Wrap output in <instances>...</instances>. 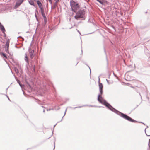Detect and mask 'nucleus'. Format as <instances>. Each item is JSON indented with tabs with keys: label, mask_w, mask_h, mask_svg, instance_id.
I'll list each match as a JSON object with an SVG mask.
<instances>
[{
	"label": "nucleus",
	"mask_w": 150,
	"mask_h": 150,
	"mask_svg": "<svg viewBox=\"0 0 150 150\" xmlns=\"http://www.w3.org/2000/svg\"><path fill=\"white\" fill-rule=\"evenodd\" d=\"M70 5L72 10L74 12H76L79 8V4L73 0L70 1Z\"/></svg>",
	"instance_id": "nucleus-1"
},
{
	"label": "nucleus",
	"mask_w": 150,
	"mask_h": 150,
	"mask_svg": "<svg viewBox=\"0 0 150 150\" xmlns=\"http://www.w3.org/2000/svg\"><path fill=\"white\" fill-rule=\"evenodd\" d=\"M85 14V11L84 10H80L76 13L74 17L75 18L76 20H78L80 18H83L84 17Z\"/></svg>",
	"instance_id": "nucleus-2"
},
{
	"label": "nucleus",
	"mask_w": 150,
	"mask_h": 150,
	"mask_svg": "<svg viewBox=\"0 0 150 150\" xmlns=\"http://www.w3.org/2000/svg\"><path fill=\"white\" fill-rule=\"evenodd\" d=\"M120 116L123 118L127 120L128 121L132 122H137L136 120L132 119L129 116L123 113H121Z\"/></svg>",
	"instance_id": "nucleus-3"
},
{
	"label": "nucleus",
	"mask_w": 150,
	"mask_h": 150,
	"mask_svg": "<svg viewBox=\"0 0 150 150\" xmlns=\"http://www.w3.org/2000/svg\"><path fill=\"white\" fill-rule=\"evenodd\" d=\"M102 104H104L112 111L114 109L110 105L105 101Z\"/></svg>",
	"instance_id": "nucleus-4"
},
{
	"label": "nucleus",
	"mask_w": 150,
	"mask_h": 150,
	"mask_svg": "<svg viewBox=\"0 0 150 150\" xmlns=\"http://www.w3.org/2000/svg\"><path fill=\"white\" fill-rule=\"evenodd\" d=\"M98 100L101 103L103 104L105 101L102 98L101 95H99L98 97Z\"/></svg>",
	"instance_id": "nucleus-5"
},
{
	"label": "nucleus",
	"mask_w": 150,
	"mask_h": 150,
	"mask_svg": "<svg viewBox=\"0 0 150 150\" xmlns=\"http://www.w3.org/2000/svg\"><path fill=\"white\" fill-rule=\"evenodd\" d=\"M40 11H41V12L42 16L44 18V20L45 21V22H46L47 18H46V17L45 16V14L44 9L41 10Z\"/></svg>",
	"instance_id": "nucleus-6"
},
{
	"label": "nucleus",
	"mask_w": 150,
	"mask_h": 150,
	"mask_svg": "<svg viewBox=\"0 0 150 150\" xmlns=\"http://www.w3.org/2000/svg\"><path fill=\"white\" fill-rule=\"evenodd\" d=\"M36 1H37V4L38 5L40 9V10L44 9L42 6V5L41 2L39 0H36Z\"/></svg>",
	"instance_id": "nucleus-7"
},
{
	"label": "nucleus",
	"mask_w": 150,
	"mask_h": 150,
	"mask_svg": "<svg viewBox=\"0 0 150 150\" xmlns=\"http://www.w3.org/2000/svg\"><path fill=\"white\" fill-rule=\"evenodd\" d=\"M10 43V40L9 39H8L7 41L6 42L5 48V49H6L7 50H8L9 44Z\"/></svg>",
	"instance_id": "nucleus-8"
},
{
	"label": "nucleus",
	"mask_w": 150,
	"mask_h": 150,
	"mask_svg": "<svg viewBox=\"0 0 150 150\" xmlns=\"http://www.w3.org/2000/svg\"><path fill=\"white\" fill-rule=\"evenodd\" d=\"M99 90L101 94H102L103 93L102 89L103 88V85L102 83H99Z\"/></svg>",
	"instance_id": "nucleus-9"
},
{
	"label": "nucleus",
	"mask_w": 150,
	"mask_h": 150,
	"mask_svg": "<svg viewBox=\"0 0 150 150\" xmlns=\"http://www.w3.org/2000/svg\"><path fill=\"white\" fill-rule=\"evenodd\" d=\"M23 0H19L16 3V7H18L22 3Z\"/></svg>",
	"instance_id": "nucleus-10"
},
{
	"label": "nucleus",
	"mask_w": 150,
	"mask_h": 150,
	"mask_svg": "<svg viewBox=\"0 0 150 150\" xmlns=\"http://www.w3.org/2000/svg\"><path fill=\"white\" fill-rule=\"evenodd\" d=\"M30 58L32 59L34 56V50H33L30 52Z\"/></svg>",
	"instance_id": "nucleus-11"
},
{
	"label": "nucleus",
	"mask_w": 150,
	"mask_h": 150,
	"mask_svg": "<svg viewBox=\"0 0 150 150\" xmlns=\"http://www.w3.org/2000/svg\"><path fill=\"white\" fill-rule=\"evenodd\" d=\"M0 28L2 31V32L4 33L5 31V29L4 27L2 25L1 23L0 22Z\"/></svg>",
	"instance_id": "nucleus-12"
},
{
	"label": "nucleus",
	"mask_w": 150,
	"mask_h": 150,
	"mask_svg": "<svg viewBox=\"0 0 150 150\" xmlns=\"http://www.w3.org/2000/svg\"><path fill=\"white\" fill-rule=\"evenodd\" d=\"M25 60L27 62L28 64L29 63L28 58L27 55L26 54H25Z\"/></svg>",
	"instance_id": "nucleus-13"
},
{
	"label": "nucleus",
	"mask_w": 150,
	"mask_h": 150,
	"mask_svg": "<svg viewBox=\"0 0 150 150\" xmlns=\"http://www.w3.org/2000/svg\"><path fill=\"white\" fill-rule=\"evenodd\" d=\"M98 2H100V4H103L104 3L105 1V0H96Z\"/></svg>",
	"instance_id": "nucleus-14"
},
{
	"label": "nucleus",
	"mask_w": 150,
	"mask_h": 150,
	"mask_svg": "<svg viewBox=\"0 0 150 150\" xmlns=\"http://www.w3.org/2000/svg\"><path fill=\"white\" fill-rule=\"evenodd\" d=\"M1 55L3 56L5 58H7V57L6 55V54L4 53H1Z\"/></svg>",
	"instance_id": "nucleus-15"
},
{
	"label": "nucleus",
	"mask_w": 150,
	"mask_h": 150,
	"mask_svg": "<svg viewBox=\"0 0 150 150\" xmlns=\"http://www.w3.org/2000/svg\"><path fill=\"white\" fill-rule=\"evenodd\" d=\"M29 2L30 4L34 6V3L33 1H29Z\"/></svg>",
	"instance_id": "nucleus-16"
},
{
	"label": "nucleus",
	"mask_w": 150,
	"mask_h": 150,
	"mask_svg": "<svg viewBox=\"0 0 150 150\" xmlns=\"http://www.w3.org/2000/svg\"><path fill=\"white\" fill-rule=\"evenodd\" d=\"M48 0L49 1L50 3L52 4V0Z\"/></svg>",
	"instance_id": "nucleus-17"
},
{
	"label": "nucleus",
	"mask_w": 150,
	"mask_h": 150,
	"mask_svg": "<svg viewBox=\"0 0 150 150\" xmlns=\"http://www.w3.org/2000/svg\"><path fill=\"white\" fill-rule=\"evenodd\" d=\"M59 1V0H56V3H57V2Z\"/></svg>",
	"instance_id": "nucleus-18"
}]
</instances>
